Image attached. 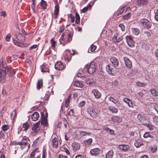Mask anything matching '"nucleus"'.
<instances>
[{
	"label": "nucleus",
	"instance_id": "obj_1",
	"mask_svg": "<svg viewBox=\"0 0 158 158\" xmlns=\"http://www.w3.org/2000/svg\"><path fill=\"white\" fill-rule=\"evenodd\" d=\"M0 82L3 83L5 81V77L6 74V70L7 67L6 62L5 61H2L0 63Z\"/></svg>",
	"mask_w": 158,
	"mask_h": 158
},
{
	"label": "nucleus",
	"instance_id": "obj_2",
	"mask_svg": "<svg viewBox=\"0 0 158 158\" xmlns=\"http://www.w3.org/2000/svg\"><path fill=\"white\" fill-rule=\"evenodd\" d=\"M96 63L94 62L91 63L89 65H86V68L87 69L89 73L92 74L94 73L96 70Z\"/></svg>",
	"mask_w": 158,
	"mask_h": 158
},
{
	"label": "nucleus",
	"instance_id": "obj_3",
	"mask_svg": "<svg viewBox=\"0 0 158 158\" xmlns=\"http://www.w3.org/2000/svg\"><path fill=\"white\" fill-rule=\"evenodd\" d=\"M139 23L144 27L147 28H150L152 26L151 23L149 21L145 18L141 19Z\"/></svg>",
	"mask_w": 158,
	"mask_h": 158
},
{
	"label": "nucleus",
	"instance_id": "obj_4",
	"mask_svg": "<svg viewBox=\"0 0 158 158\" xmlns=\"http://www.w3.org/2000/svg\"><path fill=\"white\" fill-rule=\"evenodd\" d=\"M41 115L42 118L40 121L41 125L47 127L48 125V121L47 119L44 117V112H41Z\"/></svg>",
	"mask_w": 158,
	"mask_h": 158
},
{
	"label": "nucleus",
	"instance_id": "obj_5",
	"mask_svg": "<svg viewBox=\"0 0 158 158\" xmlns=\"http://www.w3.org/2000/svg\"><path fill=\"white\" fill-rule=\"evenodd\" d=\"M87 112L93 117L96 116L97 113L95 112L94 109L91 107H88L87 110Z\"/></svg>",
	"mask_w": 158,
	"mask_h": 158
},
{
	"label": "nucleus",
	"instance_id": "obj_6",
	"mask_svg": "<svg viewBox=\"0 0 158 158\" xmlns=\"http://www.w3.org/2000/svg\"><path fill=\"white\" fill-rule=\"evenodd\" d=\"M55 68L56 70H60L64 69V66L62 62L58 61L55 64Z\"/></svg>",
	"mask_w": 158,
	"mask_h": 158
},
{
	"label": "nucleus",
	"instance_id": "obj_7",
	"mask_svg": "<svg viewBox=\"0 0 158 158\" xmlns=\"http://www.w3.org/2000/svg\"><path fill=\"white\" fill-rule=\"evenodd\" d=\"M112 39L114 42L118 43L123 40V37L122 36H118V34L117 33H115L114 34Z\"/></svg>",
	"mask_w": 158,
	"mask_h": 158
},
{
	"label": "nucleus",
	"instance_id": "obj_8",
	"mask_svg": "<svg viewBox=\"0 0 158 158\" xmlns=\"http://www.w3.org/2000/svg\"><path fill=\"white\" fill-rule=\"evenodd\" d=\"M106 68L107 72L109 74L111 75H114L115 73L114 69L110 64L106 65Z\"/></svg>",
	"mask_w": 158,
	"mask_h": 158
},
{
	"label": "nucleus",
	"instance_id": "obj_9",
	"mask_svg": "<svg viewBox=\"0 0 158 158\" xmlns=\"http://www.w3.org/2000/svg\"><path fill=\"white\" fill-rule=\"evenodd\" d=\"M91 92L94 94L95 97L96 99L100 98L102 96L101 93L97 89H93Z\"/></svg>",
	"mask_w": 158,
	"mask_h": 158
},
{
	"label": "nucleus",
	"instance_id": "obj_10",
	"mask_svg": "<svg viewBox=\"0 0 158 158\" xmlns=\"http://www.w3.org/2000/svg\"><path fill=\"white\" fill-rule=\"evenodd\" d=\"M126 41L130 47H133L134 46V42L132 40L131 37L129 36H127L126 38Z\"/></svg>",
	"mask_w": 158,
	"mask_h": 158
},
{
	"label": "nucleus",
	"instance_id": "obj_11",
	"mask_svg": "<svg viewBox=\"0 0 158 158\" xmlns=\"http://www.w3.org/2000/svg\"><path fill=\"white\" fill-rule=\"evenodd\" d=\"M123 59L126 67L128 68H131L132 67L131 61L127 57H124Z\"/></svg>",
	"mask_w": 158,
	"mask_h": 158
},
{
	"label": "nucleus",
	"instance_id": "obj_12",
	"mask_svg": "<svg viewBox=\"0 0 158 158\" xmlns=\"http://www.w3.org/2000/svg\"><path fill=\"white\" fill-rule=\"evenodd\" d=\"M100 150L98 148H95L90 150V154L93 156H97L99 154Z\"/></svg>",
	"mask_w": 158,
	"mask_h": 158
},
{
	"label": "nucleus",
	"instance_id": "obj_13",
	"mask_svg": "<svg viewBox=\"0 0 158 158\" xmlns=\"http://www.w3.org/2000/svg\"><path fill=\"white\" fill-rule=\"evenodd\" d=\"M119 148L121 151L124 152L127 151L130 149V147L129 145L124 144L119 145Z\"/></svg>",
	"mask_w": 158,
	"mask_h": 158
},
{
	"label": "nucleus",
	"instance_id": "obj_14",
	"mask_svg": "<svg viewBox=\"0 0 158 158\" xmlns=\"http://www.w3.org/2000/svg\"><path fill=\"white\" fill-rule=\"evenodd\" d=\"M123 101L124 102L127 104L129 106L131 107H133V103L132 101L127 98H123Z\"/></svg>",
	"mask_w": 158,
	"mask_h": 158
},
{
	"label": "nucleus",
	"instance_id": "obj_15",
	"mask_svg": "<svg viewBox=\"0 0 158 158\" xmlns=\"http://www.w3.org/2000/svg\"><path fill=\"white\" fill-rule=\"evenodd\" d=\"M127 9V8L126 6H123L122 7L118 10L117 12L116 15L117 16H119L124 12H126Z\"/></svg>",
	"mask_w": 158,
	"mask_h": 158
},
{
	"label": "nucleus",
	"instance_id": "obj_16",
	"mask_svg": "<svg viewBox=\"0 0 158 158\" xmlns=\"http://www.w3.org/2000/svg\"><path fill=\"white\" fill-rule=\"evenodd\" d=\"M110 61L111 63L114 65V66L117 67L119 64V62L118 59L114 57H111L110 58Z\"/></svg>",
	"mask_w": 158,
	"mask_h": 158
},
{
	"label": "nucleus",
	"instance_id": "obj_17",
	"mask_svg": "<svg viewBox=\"0 0 158 158\" xmlns=\"http://www.w3.org/2000/svg\"><path fill=\"white\" fill-rule=\"evenodd\" d=\"M80 144L74 142L72 144V147L73 150L76 151L79 149L80 148Z\"/></svg>",
	"mask_w": 158,
	"mask_h": 158
},
{
	"label": "nucleus",
	"instance_id": "obj_18",
	"mask_svg": "<svg viewBox=\"0 0 158 158\" xmlns=\"http://www.w3.org/2000/svg\"><path fill=\"white\" fill-rule=\"evenodd\" d=\"M39 117V113L35 112H34L32 115L31 119L33 121H37Z\"/></svg>",
	"mask_w": 158,
	"mask_h": 158
},
{
	"label": "nucleus",
	"instance_id": "obj_19",
	"mask_svg": "<svg viewBox=\"0 0 158 158\" xmlns=\"http://www.w3.org/2000/svg\"><path fill=\"white\" fill-rule=\"evenodd\" d=\"M59 6L58 4H56L55 6V10L54 12V18L55 19H56L57 17V15L59 14Z\"/></svg>",
	"mask_w": 158,
	"mask_h": 158
},
{
	"label": "nucleus",
	"instance_id": "obj_20",
	"mask_svg": "<svg viewBox=\"0 0 158 158\" xmlns=\"http://www.w3.org/2000/svg\"><path fill=\"white\" fill-rule=\"evenodd\" d=\"M17 39L20 41L23 42L25 40V37L22 34L19 33L17 35Z\"/></svg>",
	"mask_w": 158,
	"mask_h": 158
},
{
	"label": "nucleus",
	"instance_id": "obj_21",
	"mask_svg": "<svg viewBox=\"0 0 158 158\" xmlns=\"http://www.w3.org/2000/svg\"><path fill=\"white\" fill-rule=\"evenodd\" d=\"M40 123V121L36 123L32 127V130H34L35 132H37L40 130L39 125Z\"/></svg>",
	"mask_w": 158,
	"mask_h": 158
},
{
	"label": "nucleus",
	"instance_id": "obj_22",
	"mask_svg": "<svg viewBox=\"0 0 158 158\" xmlns=\"http://www.w3.org/2000/svg\"><path fill=\"white\" fill-rule=\"evenodd\" d=\"M52 145L53 148H57L58 147V141L57 138H55L52 140Z\"/></svg>",
	"mask_w": 158,
	"mask_h": 158
},
{
	"label": "nucleus",
	"instance_id": "obj_23",
	"mask_svg": "<svg viewBox=\"0 0 158 158\" xmlns=\"http://www.w3.org/2000/svg\"><path fill=\"white\" fill-rule=\"evenodd\" d=\"M28 137L26 136H24L21 141L22 145H27L28 143Z\"/></svg>",
	"mask_w": 158,
	"mask_h": 158
},
{
	"label": "nucleus",
	"instance_id": "obj_24",
	"mask_svg": "<svg viewBox=\"0 0 158 158\" xmlns=\"http://www.w3.org/2000/svg\"><path fill=\"white\" fill-rule=\"evenodd\" d=\"M109 100L110 101L114 103V104H118V105H117V106H118L119 105H120V104L119 102H118V100L114 99L112 97H110L109 98Z\"/></svg>",
	"mask_w": 158,
	"mask_h": 158
},
{
	"label": "nucleus",
	"instance_id": "obj_25",
	"mask_svg": "<svg viewBox=\"0 0 158 158\" xmlns=\"http://www.w3.org/2000/svg\"><path fill=\"white\" fill-rule=\"evenodd\" d=\"M113 151L112 150H110L106 154V158H112L113 156Z\"/></svg>",
	"mask_w": 158,
	"mask_h": 158
},
{
	"label": "nucleus",
	"instance_id": "obj_26",
	"mask_svg": "<svg viewBox=\"0 0 158 158\" xmlns=\"http://www.w3.org/2000/svg\"><path fill=\"white\" fill-rule=\"evenodd\" d=\"M148 2V0H137V3L139 5H145Z\"/></svg>",
	"mask_w": 158,
	"mask_h": 158
},
{
	"label": "nucleus",
	"instance_id": "obj_27",
	"mask_svg": "<svg viewBox=\"0 0 158 158\" xmlns=\"http://www.w3.org/2000/svg\"><path fill=\"white\" fill-rule=\"evenodd\" d=\"M29 127V124L28 123H26L23 124L21 130H23V131H26L28 130Z\"/></svg>",
	"mask_w": 158,
	"mask_h": 158
},
{
	"label": "nucleus",
	"instance_id": "obj_28",
	"mask_svg": "<svg viewBox=\"0 0 158 158\" xmlns=\"http://www.w3.org/2000/svg\"><path fill=\"white\" fill-rule=\"evenodd\" d=\"M108 109L113 113H116L118 112L117 109L113 106H109Z\"/></svg>",
	"mask_w": 158,
	"mask_h": 158
},
{
	"label": "nucleus",
	"instance_id": "obj_29",
	"mask_svg": "<svg viewBox=\"0 0 158 158\" xmlns=\"http://www.w3.org/2000/svg\"><path fill=\"white\" fill-rule=\"evenodd\" d=\"M40 5L43 9H45L47 6V4L46 1L44 0H41L40 2Z\"/></svg>",
	"mask_w": 158,
	"mask_h": 158
},
{
	"label": "nucleus",
	"instance_id": "obj_30",
	"mask_svg": "<svg viewBox=\"0 0 158 158\" xmlns=\"http://www.w3.org/2000/svg\"><path fill=\"white\" fill-rule=\"evenodd\" d=\"M74 85L75 86L82 88L84 85L82 83L79 81H75L74 83Z\"/></svg>",
	"mask_w": 158,
	"mask_h": 158
},
{
	"label": "nucleus",
	"instance_id": "obj_31",
	"mask_svg": "<svg viewBox=\"0 0 158 158\" xmlns=\"http://www.w3.org/2000/svg\"><path fill=\"white\" fill-rule=\"evenodd\" d=\"M114 122H117L118 123H120L121 121L120 118L119 117L117 116H114L112 118Z\"/></svg>",
	"mask_w": 158,
	"mask_h": 158
},
{
	"label": "nucleus",
	"instance_id": "obj_32",
	"mask_svg": "<svg viewBox=\"0 0 158 158\" xmlns=\"http://www.w3.org/2000/svg\"><path fill=\"white\" fill-rule=\"evenodd\" d=\"M43 85V82L42 80H39L37 83V89L39 90Z\"/></svg>",
	"mask_w": 158,
	"mask_h": 158
},
{
	"label": "nucleus",
	"instance_id": "obj_33",
	"mask_svg": "<svg viewBox=\"0 0 158 158\" xmlns=\"http://www.w3.org/2000/svg\"><path fill=\"white\" fill-rule=\"evenodd\" d=\"M76 21L75 23L76 24H78L80 23V17L78 14L77 12L75 13Z\"/></svg>",
	"mask_w": 158,
	"mask_h": 158
},
{
	"label": "nucleus",
	"instance_id": "obj_34",
	"mask_svg": "<svg viewBox=\"0 0 158 158\" xmlns=\"http://www.w3.org/2000/svg\"><path fill=\"white\" fill-rule=\"evenodd\" d=\"M152 95L155 97L158 96V92L155 89H152L150 90Z\"/></svg>",
	"mask_w": 158,
	"mask_h": 158
},
{
	"label": "nucleus",
	"instance_id": "obj_35",
	"mask_svg": "<svg viewBox=\"0 0 158 158\" xmlns=\"http://www.w3.org/2000/svg\"><path fill=\"white\" fill-rule=\"evenodd\" d=\"M92 141V139L91 138H90L84 140V143L85 145H89L91 144Z\"/></svg>",
	"mask_w": 158,
	"mask_h": 158
},
{
	"label": "nucleus",
	"instance_id": "obj_36",
	"mask_svg": "<svg viewBox=\"0 0 158 158\" xmlns=\"http://www.w3.org/2000/svg\"><path fill=\"white\" fill-rule=\"evenodd\" d=\"M96 46L93 45V44H92L89 48V51L90 50V51L91 52H93L96 50Z\"/></svg>",
	"mask_w": 158,
	"mask_h": 158
},
{
	"label": "nucleus",
	"instance_id": "obj_37",
	"mask_svg": "<svg viewBox=\"0 0 158 158\" xmlns=\"http://www.w3.org/2000/svg\"><path fill=\"white\" fill-rule=\"evenodd\" d=\"M71 94H70L69 95L67 98L66 100L65 106L67 107L69 105L70 103V99L71 97Z\"/></svg>",
	"mask_w": 158,
	"mask_h": 158
},
{
	"label": "nucleus",
	"instance_id": "obj_38",
	"mask_svg": "<svg viewBox=\"0 0 158 158\" xmlns=\"http://www.w3.org/2000/svg\"><path fill=\"white\" fill-rule=\"evenodd\" d=\"M10 128V126L9 125H4L2 127V129L4 131H7Z\"/></svg>",
	"mask_w": 158,
	"mask_h": 158
},
{
	"label": "nucleus",
	"instance_id": "obj_39",
	"mask_svg": "<svg viewBox=\"0 0 158 158\" xmlns=\"http://www.w3.org/2000/svg\"><path fill=\"white\" fill-rule=\"evenodd\" d=\"M132 29L133 33L136 35H138L140 32L139 30L137 28H133Z\"/></svg>",
	"mask_w": 158,
	"mask_h": 158
},
{
	"label": "nucleus",
	"instance_id": "obj_40",
	"mask_svg": "<svg viewBox=\"0 0 158 158\" xmlns=\"http://www.w3.org/2000/svg\"><path fill=\"white\" fill-rule=\"evenodd\" d=\"M139 140H137L135 143V145L136 148H139L143 144L139 142Z\"/></svg>",
	"mask_w": 158,
	"mask_h": 158
},
{
	"label": "nucleus",
	"instance_id": "obj_41",
	"mask_svg": "<svg viewBox=\"0 0 158 158\" xmlns=\"http://www.w3.org/2000/svg\"><path fill=\"white\" fill-rule=\"evenodd\" d=\"M131 16V13L130 12L127 13L126 15L123 16L122 18L124 20H127L129 19Z\"/></svg>",
	"mask_w": 158,
	"mask_h": 158
},
{
	"label": "nucleus",
	"instance_id": "obj_42",
	"mask_svg": "<svg viewBox=\"0 0 158 158\" xmlns=\"http://www.w3.org/2000/svg\"><path fill=\"white\" fill-rule=\"evenodd\" d=\"M136 85L139 87H143L147 85V84L144 83H141L139 81H137L136 83Z\"/></svg>",
	"mask_w": 158,
	"mask_h": 158
},
{
	"label": "nucleus",
	"instance_id": "obj_43",
	"mask_svg": "<svg viewBox=\"0 0 158 158\" xmlns=\"http://www.w3.org/2000/svg\"><path fill=\"white\" fill-rule=\"evenodd\" d=\"M73 35V34L71 32H70L68 35L67 40V41L68 42H70L72 40Z\"/></svg>",
	"mask_w": 158,
	"mask_h": 158
},
{
	"label": "nucleus",
	"instance_id": "obj_44",
	"mask_svg": "<svg viewBox=\"0 0 158 158\" xmlns=\"http://www.w3.org/2000/svg\"><path fill=\"white\" fill-rule=\"evenodd\" d=\"M87 84H92V83H95V82L94 81V80L92 78H89L86 81Z\"/></svg>",
	"mask_w": 158,
	"mask_h": 158
},
{
	"label": "nucleus",
	"instance_id": "obj_45",
	"mask_svg": "<svg viewBox=\"0 0 158 158\" xmlns=\"http://www.w3.org/2000/svg\"><path fill=\"white\" fill-rule=\"evenodd\" d=\"M157 147L156 145H154L151 147V151L153 153H155L156 152L157 150Z\"/></svg>",
	"mask_w": 158,
	"mask_h": 158
},
{
	"label": "nucleus",
	"instance_id": "obj_46",
	"mask_svg": "<svg viewBox=\"0 0 158 158\" xmlns=\"http://www.w3.org/2000/svg\"><path fill=\"white\" fill-rule=\"evenodd\" d=\"M36 152V149L34 150L31 154L30 158H34Z\"/></svg>",
	"mask_w": 158,
	"mask_h": 158
},
{
	"label": "nucleus",
	"instance_id": "obj_47",
	"mask_svg": "<svg viewBox=\"0 0 158 158\" xmlns=\"http://www.w3.org/2000/svg\"><path fill=\"white\" fill-rule=\"evenodd\" d=\"M153 121L155 124L158 125V117L155 116L153 118Z\"/></svg>",
	"mask_w": 158,
	"mask_h": 158
},
{
	"label": "nucleus",
	"instance_id": "obj_48",
	"mask_svg": "<svg viewBox=\"0 0 158 158\" xmlns=\"http://www.w3.org/2000/svg\"><path fill=\"white\" fill-rule=\"evenodd\" d=\"M51 43L52 44V48H54L55 47L56 42L53 39H52L51 40Z\"/></svg>",
	"mask_w": 158,
	"mask_h": 158
},
{
	"label": "nucleus",
	"instance_id": "obj_49",
	"mask_svg": "<svg viewBox=\"0 0 158 158\" xmlns=\"http://www.w3.org/2000/svg\"><path fill=\"white\" fill-rule=\"evenodd\" d=\"M15 112H14V111L10 114V118L12 120L14 119L15 116Z\"/></svg>",
	"mask_w": 158,
	"mask_h": 158
},
{
	"label": "nucleus",
	"instance_id": "obj_50",
	"mask_svg": "<svg viewBox=\"0 0 158 158\" xmlns=\"http://www.w3.org/2000/svg\"><path fill=\"white\" fill-rule=\"evenodd\" d=\"M49 71V69L47 68H46L45 66H43L41 70L42 72H46Z\"/></svg>",
	"mask_w": 158,
	"mask_h": 158
},
{
	"label": "nucleus",
	"instance_id": "obj_51",
	"mask_svg": "<svg viewBox=\"0 0 158 158\" xmlns=\"http://www.w3.org/2000/svg\"><path fill=\"white\" fill-rule=\"evenodd\" d=\"M146 126L149 128V129L150 130H153L154 129V127L151 125L147 124Z\"/></svg>",
	"mask_w": 158,
	"mask_h": 158
},
{
	"label": "nucleus",
	"instance_id": "obj_52",
	"mask_svg": "<svg viewBox=\"0 0 158 158\" xmlns=\"http://www.w3.org/2000/svg\"><path fill=\"white\" fill-rule=\"evenodd\" d=\"M80 134L82 136H85L86 135V134H88V135L90 134V133L87 132L85 131H81L80 132Z\"/></svg>",
	"mask_w": 158,
	"mask_h": 158
},
{
	"label": "nucleus",
	"instance_id": "obj_53",
	"mask_svg": "<svg viewBox=\"0 0 158 158\" xmlns=\"http://www.w3.org/2000/svg\"><path fill=\"white\" fill-rule=\"evenodd\" d=\"M5 138V135L2 131L0 132V139H4Z\"/></svg>",
	"mask_w": 158,
	"mask_h": 158
},
{
	"label": "nucleus",
	"instance_id": "obj_54",
	"mask_svg": "<svg viewBox=\"0 0 158 158\" xmlns=\"http://www.w3.org/2000/svg\"><path fill=\"white\" fill-rule=\"evenodd\" d=\"M63 151L65 152L67 154L69 155L70 154V152L67 148L64 147L63 148Z\"/></svg>",
	"mask_w": 158,
	"mask_h": 158
},
{
	"label": "nucleus",
	"instance_id": "obj_55",
	"mask_svg": "<svg viewBox=\"0 0 158 158\" xmlns=\"http://www.w3.org/2000/svg\"><path fill=\"white\" fill-rule=\"evenodd\" d=\"M119 27L121 28L122 31H124L125 30V27L123 24L120 23L119 25Z\"/></svg>",
	"mask_w": 158,
	"mask_h": 158
},
{
	"label": "nucleus",
	"instance_id": "obj_56",
	"mask_svg": "<svg viewBox=\"0 0 158 158\" xmlns=\"http://www.w3.org/2000/svg\"><path fill=\"white\" fill-rule=\"evenodd\" d=\"M11 35L10 34H8L6 37V40L7 41H9L11 38Z\"/></svg>",
	"mask_w": 158,
	"mask_h": 158
},
{
	"label": "nucleus",
	"instance_id": "obj_57",
	"mask_svg": "<svg viewBox=\"0 0 158 158\" xmlns=\"http://www.w3.org/2000/svg\"><path fill=\"white\" fill-rule=\"evenodd\" d=\"M155 18L157 21H158V9L155 12Z\"/></svg>",
	"mask_w": 158,
	"mask_h": 158
},
{
	"label": "nucleus",
	"instance_id": "obj_58",
	"mask_svg": "<svg viewBox=\"0 0 158 158\" xmlns=\"http://www.w3.org/2000/svg\"><path fill=\"white\" fill-rule=\"evenodd\" d=\"M107 131H109L111 135H113L114 134V132L112 130L108 128H106V130Z\"/></svg>",
	"mask_w": 158,
	"mask_h": 158
},
{
	"label": "nucleus",
	"instance_id": "obj_59",
	"mask_svg": "<svg viewBox=\"0 0 158 158\" xmlns=\"http://www.w3.org/2000/svg\"><path fill=\"white\" fill-rule=\"evenodd\" d=\"M85 102L84 101L81 102L78 104V106L80 107H82L85 105Z\"/></svg>",
	"mask_w": 158,
	"mask_h": 158
},
{
	"label": "nucleus",
	"instance_id": "obj_60",
	"mask_svg": "<svg viewBox=\"0 0 158 158\" xmlns=\"http://www.w3.org/2000/svg\"><path fill=\"white\" fill-rule=\"evenodd\" d=\"M0 14L1 16H3L4 17H6V14L4 11H1L0 13Z\"/></svg>",
	"mask_w": 158,
	"mask_h": 158
},
{
	"label": "nucleus",
	"instance_id": "obj_61",
	"mask_svg": "<svg viewBox=\"0 0 158 158\" xmlns=\"http://www.w3.org/2000/svg\"><path fill=\"white\" fill-rule=\"evenodd\" d=\"M148 137H151L148 132H146L143 135V137L145 138H147Z\"/></svg>",
	"mask_w": 158,
	"mask_h": 158
},
{
	"label": "nucleus",
	"instance_id": "obj_62",
	"mask_svg": "<svg viewBox=\"0 0 158 158\" xmlns=\"http://www.w3.org/2000/svg\"><path fill=\"white\" fill-rule=\"evenodd\" d=\"M64 30V26H61L59 29V32H62Z\"/></svg>",
	"mask_w": 158,
	"mask_h": 158
},
{
	"label": "nucleus",
	"instance_id": "obj_63",
	"mask_svg": "<svg viewBox=\"0 0 158 158\" xmlns=\"http://www.w3.org/2000/svg\"><path fill=\"white\" fill-rule=\"evenodd\" d=\"M59 158H68L67 156L62 154H60L59 156Z\"/></svg>",
	"mask_w": 158,
	"mask_h": 158
},
{
	"label": "nucleus",
	"instance_id": "obj_64",
	"mask_svg": "<svg viewBox=\"0 0 158 158\" xmlns=\"http://www.w3.org/2000/svg\"><path fill=\"white\" fill-rule=\"evenodd\" d=\"M75 158H85L84 156L81 155H77Z\"/></svg>",
	"mask_w": 158,
	"mask_h": 158
}]
</instances>
